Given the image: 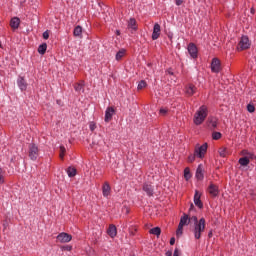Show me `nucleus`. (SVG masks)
Wrapping results in <instances>:
<instances>
[{"instance_id": "45", "label": "nucleus", "mask_w": 256, "mask_h": 256, "mask_svg": "<svg viewBox=\"0 0 256 256\" xmlns=\"http://www.w3.org/2000/svg\"><path fill=\"white\" fill-rule=\"evenodd\" d=\"M192 221H194V225L196 224V223H199V219L197 218V216H192Z\"/></svg>"}, {"instance_id": "57", "label": "nucleus", "mask_w": 256, "mask_h": 256, "mask_svg": "<svg viewBox=\"0 0 256 256\" xmlns=\"http://www.w3.org/2000/svg\"><path fill=\"white\" fill-rule=\"evenodd\" d=\"M170 39H173V37L169 36Z\"/></svg>"}, {"instance_id": "26", "label": "nucleus", "mask_w": 256, "mask_h": 256, "mask_svg": "<svg viewBox=\"0 0 256 256\" xmlns=\"http://www.w3.org/2000/svg\"><path fill=\"white\" fill-rule=\"evenodd\" d=\"M82 33H83V27L78 25L74 28V32H73L74 37H81Z\"/></svg>"}, {"instance_id": "48", "label": "nucleus", "mask_w": 256, "mask_h": 256, "mask_svg": "<svg viewBox=\"0 0 256 256\" xmlns=\"http://www.w3.org/2000/svg\"><path fill=\"white\" fill-rule=\"evenodd\" d=\"M173 256H179V248H175Z\"/></svg>"}, {"instance_id": "5", "label": "nucleus", "mask_w": 256, "mask_h": 256, "mask_svg": "<svg viewBox=\"0 0 256 256\" xmlns=\"http://www.w3.org/2000/svg\"><path fill=\"white\" fill-rule=\"evenodd\" d=\"M251 48V42L249 41V36L243 35L238 43V51H247Z\"/></svg>"}, {"instance_id": "49", "label": "nucleus", "mask_w": 256, "mask_h": 256, "mask_svg": "<svg viewBox=\"0 0 256 256\" xmlns=\"http://www.w3.org/2000/svg\"><path fill=\"white\" fill-rule=\"evenodd\" d=\"M170 245H175V237H172V238L170 239Z\"/></svg>"}, {"instance_id": "32", "label": "nucleus", "mask_w": 256, "mask_h": 256, "mask_svg": "<svg viewBox=\"0 0 256 256\" xmlns=\"http://www.w3.org/2000/svg\"><path fill=\"white\" fill-rule=\"evenodd\" d=\"M145 87H147V81L141 80L138 83L137 89H138V91H141L142 89H145Z\"/></svg>"}, {"instance_id": "44", "label": "nucleus", "mask_w": 256, "mask_h": 256, "mask_svg": "<svg viewBox=\"0 0 256 256\" xmlns=\"http://www.w3.org/2000/svg\"><path fill=\"white\" fill-rule=\"evenodd\" d=\"M245 157H248V159H255V154L249 152L248 156H245Z\"/></svg>"}, {"instance_id": "36", "label": "nucleus", "mask_w": 256, "mask_h": 256, "mask_svg": "<svg viewBox=\"0 0 256 256\" xmlns=\"http://www.w3.org/2000/svg\"><path fill=\"white\" fill-rule=\"evenodd\" d=\"M247 111H248V113H255V105L248 104L247 105Z\"/></svg>"}, {"instance_id": "29", "label": "nucleus", "mask_w": 256, "mask_h": 256, "mask_svg": "<svg viewBox=\"0 0 256 256\" xmlns=\"http://www.w3.org/2000/svg\"><path fill=\"white\" fill-rule=\"evenodd\" d=\"M191 177H193L192 174H191V169L189 167H186L184 169V179H185V181H189V179H191Z\"/></svg>"}, {"instance_id": "52", "label": "nucleus", "mask_w": 256, "mask_h": 256, "mask_svg": "<svg viewBox=\"0 0 256 256\" xmlns=\"http://www.w3.org/2000/svg\"><path fill=\"white\" fill-rule=\"evenodd\" d=\"M250 13H251L252 15H255V8H251Z\"/></svg>"}, {"instance_id": "46", "label": "nucleus", "mask_w": 256, "mask_h": 256, "mask_svg": "<svg viewBox=\"0 0 256 256\" xmlns=\"http://www.w3.org/2000/svg\"><path fill=\"white\" fill-rule=\"evenodd\" d=\"M191 211H195V205H193V203L190 204L189 213H191Z\"/></svg>"}, {"instance_id": "47", "label": "nucleus", "mask_w": 256, "mask_h": 256, "mask_svg": "<svg viewBox=\"0 0 256 256\" xmlns=\"http://www.w3.org/2000/svg\"><path fill=\"white\" fill-rule=\"evenodd\" d=\"M241 153H242V155H246L247 157H248V155H249V150H242L241 151Z\"/></svg>"}, {"instance_id": "12", "label": "nucleus", "mask_w": 256, "mask_h": 256, "mask_svg": "<svg viewBox=\"0 0 256 256\" xmlns=\"http://www.w3.org/2000/svg\"><path fill=\"white\" fill-rule=\"evenodd\" d=\"M195 177L197 181H203V179H205V173L203 172V164H200L197 167Z\"/></svg>"}, {"instance_id": "56", "label": "nucleus", "mask_w": 256, "mask_h": 256, "mask_svg": "<svg viewBox=\"0 0 256 256\" xmlns=\"http://www.w3.org/2000/svg\"><path fill=\"white\" fill-rule=\"evenodd\" d=\"M170 39H173V37L169 36Z\"/></svg>"}, {"instance_id": "9", "label": "nucleus", "mask_w": 256, "mask_h": 256, "mask_svg": "<svg viewBox=\"0 0 256 256\" xmlns=\"http://www.w3.org/2000/svg\"><path fill=\"white\" fill-rule=\"evenodd\" d=\"M142 190L146 193L148 197H153V195H155V191L153 190V185L149 183H144Z\"/></svg>"}, {"instance_id": "1", "label": "nucleus", "mask_w": 256, "mask_h": 256, "mask_svg": "<svg viewBox=\"0 0 256 256\" xmlns=\"http://www.w3.org/2000/svg\"><path fill=\"white\" fill-rule=\"evenodd\" d=\"M208 147L209 145L207 143H204L200 147L195 148L194 154H190L188 156V163H193L196 157H198V159H204L205 155L207 154Z\"/></svg>"}, {"instance_id": "28", "label": "nucleus", "mask_w": 256, "mask_h": 256, "mask_svg": "<svg viewBox=\"0 0 256 256\" xmlns=\"http://www.w3.org/2000/svg\"><path fill=\"white\" fill-rule=\"evenodd\" d=\"M218 153L220 157H227V155H229V149H227V147H221L219 148Z\"/></svg>"}, {"instance_id": "3", "label": "nucleus", "mask_w": 256, "mask_h": 256, "mask_svg": "<svg viewBox=\"0 0 256 256\" xmlns=\"http://www.w3.org/2000/svg\"><path fill=\"white\" fill-rule=\"evenodd\" d=\"M205 218H201L199 222L194 224V237L195 239H201V233L205 231Z\"/></svg>"}, {"instance_id": "10", "label": "nucleus", "mask_w": 256, "mask_h": 256, "mask_svg": "<svg viewBox=\"0 0 256 256\" xmlns=\"http://www.w3.org/2000/svg\"><path fill=\"white\" fill-rule=\"evenodd\" d=\"M160 35H161V25H159V23H156L153 28L152 40L157 41Z\"/></svg>"}, {"instance_id": "18", "label": "nucleus", "mask_w": 256, "mask_h": 256, "mask_svg": "<svg viewBox=\"0 0 256 256\" xmlns=\"http://www.w3.org/2000/svg\"><path fill=\"white\" fill-rule=\"evenodd\" d=\"M206 123H207L208 127H211L212 129H216L217 128V117H213V116L208 117Z\"/></svg>"}, {"instance_id": "43", "label": "nucleus", "mask_w": 256, "mask_h": 256, "mask_svg": "<svg viewBox=\"0 0 256 256\" xmlns=\"http://www.w3.org/2000/svg\"><path fill=\"white\" fill-rule=\"evenodd\" d=\"M167 109H165V108H162V109H160V114L161 115H167Z\"/></svg>"}, {"instance_id": "8", "label": "nucleus", "mask_w": 256, "mask_h": 256, "mask_svg": "<svg viewBox=\"0 0 256 256\" xmlns=\"http://www.w3.org/2000/svg\"><path fill=\"white\" fill-rule=\"evenodd\" d=\"M208 193L212 195V197L219 196V186L215 185L213 182L208 186Z\"/></svg>"}, {"instance_id": "30", "label": "nucleus", "mask_w": 256, "mask_h": 256, "mask_svg": "<svg viewBox=\"0 0 256 256\" xmlns=\"http://www.w3.org/2000/svg\"><path fill=\"white\" fill-rule=\"evenodd\" d=\"M68 177H75L77 175V168L75 167H68L67 169Z\"/></svg>"}, {"instance_id": "53", "label": "nucleus", "mask_w": 256, "mask_h": 256, "mask_svg": "<svg viewBox=\"0 0 256 256\" xmlns=\"http://www.w3.org/2000/svg\"><path fill=\"white\" fill-rule=\"evenodd\" d=\"M135 233H137V228L134 229V232L130 231V234H132V235H135Z\"/></svg>"}, {"instance_id": "2", "label": "nucleus", "mask_w": 256, "mask_h": 256, "mask_svg": "<svg viewBox=\"0 0 256 256\" xmlns=\"http://www.w3.org/2000/svg\"><path fill=\"white\" fill-rule=\"evenodd\" d=\"M207 119V106L202 105L194 116V123L201 125Z\"/></svg>"}, {"instance_id": "42", "label": "nucleus", "mask_w": 256, "mask_h": 256, "mask_svg": "<svg viewBox=\"0 0 256 256\" xmlns=\"http://www.w3.org/2000/svg\"><path fill=\"white\" fill-rule=\"evenodd\" d=\"M166 73H168V75H175V73H173V69L172 68H168L166 70Z\"/></svg>"}, {"instance_id": "6", "label": "nucleus", "mask_w": 256, "mask_h": 256, "mask_svg": "<svg viewBox=\"0 0 256 256\" xmlns=\"http://www.w3.org/2000/svg\"><path fill=\"white\" fill-rule=\"evenodd\" d=\"M211 71L212 73H221V71H223V67H221V60H219V58L212 59Z\"/></svg>"}, {"instance_id": "35", "label": "nucleus", "mask_w": 256, "mask_h": 256, "mask_svg": "<svg viewBox=\"0 0 256 256\" xmlns=\"http://www.w3.org/2000/svg\"><path fill=\"white\" fill-rule=\"evenodd\" d=\"M183 235V226L181 224L178 225V228L176 230V236L181 237Z\"/></svg>"}, {"instance_id": "11", "label": "nucleus", "mask_w": 256, "mask_h": 256, "mask_svg": "<svg viewBox=\"0 0 256 256\" xmlns=\"http://www.w3.org/2000/svg\"><path fill=\"white\" fill-rule=\"evenodd\" d=\"M188 53L190 54V57H192V59H197V56H198L197 46L193 43H190L188 45Z\"/></svg>"}, {"instance_id": "16", "label": "nucleus", "mask_w": 256, "mask_h": 256, "mask_svg": "<svg viewBox=\"0 0 256 256\" xmlns=\"http://www.w3.org/2000/svg\"><path fill=\"white\" fill-rule=\"evenodd\" d=\"M19 25H21V19L19 17H14L10 20V27L15 31V29H19Z\"/></svg>"}, {"instance_id": "31", "label": "nucleus", "mask_w": 256, "mask_h": 256, "mask_svg": "<svg viewBox=\"0 0 256 256\" xmlns=\"http://www.w3.org/2000/svg\"><path fill=\"white\" fill-rule=\"evenodd\" d=\"M85 87V81H81V83L74 84L75 91H81Z\"/></svg>"}, {"instance_id": "17", "label": "nucleus", "mask_w": 256, "mask_h": 256, "mask_svg": "<svg viewBox=\"0 0 256 256\" xmlns=\"http://www.w3.org/2000/svg\"><path fill=\"white\" fill-rule=\"evenodd\" d=\"M107 233L112 239H114V237H117V226H115V224H110Z\"/></svg>"}, {"instance_id": "25", "label": "nucleus", "mask_w": 256, "mask_h": 256, "mask_svg": "<svg viewBox=\"0 0 256 256\" xmlns=\"http://www.w3.org/2000/svg\"><path fill=\"white\" fill-rule=\"evenodd\" d=\"M238 163L242 166V167H247V165H249V163H251V161L249 160V157H242L238 160Z\"/></svg>"}, {"instance_id": "33", "label": "nucleus", "mask_w": 256, "mask_h": 256, "mask_svg": "<svg viewBox=\"0 0 256 256\" xmlns=\"http://www.w3.org/2000/svg\"><path fill=\"white\" fill-rule=\"evenodd\" d=\"M221 137H223V134H221V132H213L212 133V139H214V141H219V139H221Z\"/></svg>"}, {"instance_id": "50", "label": "nucleus", "mask_w": 256, "mask_h": 256, "mask_svg": "<svg viewBox=\"0 0 256 256\" xmlns=\"http://www.w3.org/2000/svg\"><path fill=\"white\" fill-rule=\"evenodd\" d=\"M166 256H173V252H172L171 250H168V251L166 252Z\"/></svg>"}, {"instance_id": "55", "label": "nucleus", "mask_w": 256, "mask_h": 256, "mask_svg": "<svg viewBox=\"0 0 256 256\" xmlns=\"http://www.w3.org/2000/svg\"><path fill=\"white\" fill-rule=\"evenodd\" d=\"M0 49H3V45L1 44V42H0Z\"/></svg>"}, {"instance_id": "19", "label": "nucleus", "mask_w": 256, "mask_h": 256, "mask_svg": "<svg viewBox=\"0 0 256 256\" xmlns=\"http://www.w3.org/2000/svg\"><path fill=\"white\" fill-rule=\"evenodd\" d=\"M189 223H191V218L188 214L184 213L183 216L180 218L179 225L185 227V225H189Z\"/></svg>"}, {"instance_id": "54", "label": "nucleus", "mask_w": 256, "mask_h": 256, "mask_svg": "<svg viewBox=\"0 0 256 256\" xmlns=\"http://www.w3.org/2000/svg\"><path fill=\"white\" fill-rule=\"evenodd\" d=\"M116 35H121V31L116 30Z\"/></svg>"}, {"instance_id": "21", "label": "nucleus", "mask_w": 256, "mask_h": 256, "mask_svg": "<svg viewBox=\"0 0 256 256\" xmlns=\"http://www.w3.org/2000/svg\"><path fill=\"white\" fill-rule=\"evenodd\" d=\"M18 87L21 89V91H27V82L25 81L24 77L18 78Z\"/></svg>"}, {"instance_id": "7", "label": "nucleus", "mask_w": 256, "mask_h": 256, "mask_svg": "<svg viewBox=\"0 0 256 256\" xmlns=\"http://www.w3.org/2000/svg\"><path fill=\"white\" fill-rule=\"evenodd\" d=\"M60 243H69L71 239H73V236L69 233L62 232L60 233L56 238Z\"/></svg>"}, {"instance_id": "14", "label": "nucleus", "mask_w": 256, "mask_h": 256, "mask_svg": "<svg viewBox=\"0 0 256 256\" xmlns=\"http://www.w3.org/2000/svg\"><path fill=\"white\" fill-rule=\"evenodd\" d=\"M115 114V108L113 107H108L106 112H105V122L109 123V121H111V119H113V115Z\"/></svg>"}, {"instance_id": "24", "label": "nucleus", "mask_w": 256, "mask_h": 256, "mask_svg": "<svg viewBox=\"0 0 256 256\" xmlns=\"http://www.w3.org/2000/svg\"><path fill=\"white\" fill-rule=\"evenodd\" d=\"M125 53H127V50H125V48L120 49L116 53V61H121L123 57H125Z\"/></svg>"}, {"instance_id": "37", "label": "nucleus", "mask_w": 256, "mask_h": 256, "mask_svg": "<svg viewBox=\"0 0 256 256\" xmlns=\"http://www.w3.org/2000/svg\"><path fill=\"white\" fill-rule=\"evenodd\" d=\"M5 183V178L3 177V169L0 168V185H3Z\"/></svg>"}, {"instance_id": "34", "label": "nucleus", "mask_w": 256, "mask_h": 256, "mask_svg": "<svg viewBox=\"0 0 256 256\" xmlns=\"http://www.w3.org/2000/svg\"><path fill=\"white\" fill-rule=\"evenodd\" d=\"M65 153H67V149L65 146H60V159L63 161L65 159Z\"/></svg>"}, {"instance_id": "39", "label": "nucleus", "mask_w": 256, "mask_h": 256, "mask_svg": "<svg viewBox=\"0 0 256 256\" xmlns=\"http://www.w3.org/2000/svg\"><path fill=\"white\" fill-rule=\"evenodd\" d=\"M95 129H97V125L95 124V122H91L90 123V130L95 131Z\"/></svg>"}, {"instance_id": "23", "label": "nucleus", "mask_w": 256, "mask_h": 256, "mask_svg": "<svg viewBox=\"0 0 256 256\" xmlns=\"http://www.w3.org/2000/svg\"><path fill=\"white\" fill-rule=\"evenodd\" d=\"M150 235H156L157 238L161 236V227L157 226L149 230Z\"/></svg>"}, {"instance_id": "41", "label": "nucleus", "mask_w": 256, "mask_h": 256, "mask_svg": "<svg viewBox=\"0 0 256 256\" xmlns=\"http://www.w3.org/2000/svg\"><path fill=\"white\" fill-rule=\"evenodd\" d=\"M43 39H49V31L43 33Z\"/></svg>"}, {"instance_id": "58", "label": "nucleus", "mask_w": 256, "mask_h": 256, "mask_svg": "<svg viewBox=\"0 0 256 256\" xmlns=\"http://www.w3.org/2000/svg\"><path fill=\"white\" fill-rule=\"evenodd\" d=\"M126 213H129V210H127Z\"/></svg>"}, {"instance_id": "15", "label": "nucleus", "mask_w": 256, "mask_h": 256, "mask_svg": "<svg viewBox=\"0 0 256 256\" xmlns=\"http://www.w3.org/2000/svg\"><path fill=\"white\" fill-rule=\"evenodd\" d=\"M196 91H197V87H195V85H193V84H189L185 88V93H186V95H188V97H193V95H195Z\"/></svg>"}, {"instance_id": "40", "label": "nucleus", "mask_w": 256, "mask_h": 256, "mask_svg": "<svg viewBox=\"0 0 256 256\" xmlns=\"http://www.w3.org/2000/svg\"><path fill=\"white\" fill-rule=\"evenodd\" d=\"M185 0H175V3H176V5L179 7V6H181V5H183V2H184Z\"/></svg>"}, {"instance_id": "38", "label": "nucleus", "mask_w": 256, "mask_h": 256, "mask_svg": "<svg viewBox=\"0 0 256 256\" xmlns=\"http://www.w3.org/2000/svg\"><path fill=\"white\" fill-rule=\"evenodd\" d=\"M63 251H73V246L71 245H66L62 246Z\"/></svg>"}, {"instance_id": "13", "label": "nucleus", "mask_w": 256, "mask_h": 256, "mask_svg": "<svg viewBox=\"0 0 256 256\" xmlns=\"http://www.w3.org/2000/svg\"><path fill=\"white\" fill-rule=\"evenodd\" d=\"M194 205H196L198 209H203V201H201V194H199L198 190L195 191Z\"/></svg>"}, {"instance_id": "20", "label": "nucleus", "mask_w": 256, "mask_h": 256, "mask_svg": "<svg viewBox=\"0 0 256 256\" xmlns=\"http://www.w3.org/2000/svg\"><path fill=\"white\" fill-rule=\"evenodd\" d=\"M102 193L104 197H109L111 194V186L109 185V182H105L103 187H102Z\"/></svg>"}, {"instance_id": "27", "label": "nucleus", "mask_w": 256, "mask_h": 256, "mask_svg": "<svg viewBox=\"0 0 256 256\" xmlns=\"http://www.w3.org/2000/svg\"><path fill=\"white\" fill-rule=\"evenodd\" d=\"M38 53L40 55H45V53H47V43H42L39 47H38Z\"/></svg>"}, {"instance_id": "4", "label": "nucleus", "mask_w": 256, "mask_h": 256, "mask_svg": "<svg viewBox=\"0 0 256 256\" xmlns=\"http://www.w3.org/2000/svg\"><path fill=\"white\" fill-rule=\"evenodd\" d=\"M28 157L31 161H37L39 157V146L34 142L30 143L28 146Z\"/></svg>"}, {"instance_id": "51", "label": "nucleus", "mask_w": 256, "mask_h": 256, "mask_svg": "<svg viewBox=\"0 0 256 256\" xmlns=\"http://www.w3.org/2000/svg\"><path fill=\"white\" fill-rule=\"evenodd\" d=\"M208 237H209V239H211V237H213V230H210V231H209Z\"/></svg>"}, {"instance_id": "22", "label": "nucleus", "mask_w": 256, "mask_h": 256, "mask_svg": "<svg viewBox=\"0 0 256 256\" xmlns=\"http://www.w3.org/2000/svg\"><path fill=\"white\" fill-rule=\"evenodd\" d=\"M128 29H132V31H137V20L135 18H130L128 21Z\"/></svg>"}]
</instances>
